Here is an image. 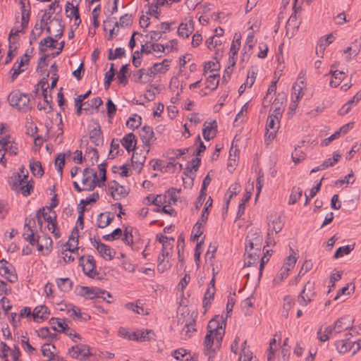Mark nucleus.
I'll use <instances>...</instances> for the list:
<instances>
[{
  "mask_svg": "<svg viewBox=\"0 0 361 361\" xmlns=\"http://www.w3.org/2000/svg\"><path fill=\"white\" fill-rule=\"evenodd\" d=\"M225 331L222 323L219 324L216 319H212L207 325V333L204 337V347L206 354L210 359L216 349L219 348Z\"/></svg>",
  "mask_w": 361,
  "mask_h": 361,
  "instance_id": "obj_1",
  "label": "nucleus"
},
{
  "mask_svg": "<svg viewBox=\"0 0 361 361\" xmlns=\"http://www.w3.org/2000/svg\"><path fill=\"white\" fill-rule=\"evenodd\" d=\"M35 227V221L33 219H25L23 238L29 242L31 245H37L38 251H42L46 249L48 252L52 247V240L47 235H44L41 238L35 235L33 228Z\"/></svg>",
  "mask_w": 361,
  "mask_h": 361,
  "instance_id": "obj_2",
  "label": "nucleus"
},
{
  "mask_svg": "<svg viewBox=\"0 0 361 361\" xmlns=\"http://www.w3.org/2000/svg\"><path fill=\"white\" fill-rule=\"evenodd\" d=\"M8 100L9 104L18 111L26 112L31 109L28 94L20 92H13L8 95Z\"/></svg>",
  "mask_w": 361,
  "mask_h": 361,
  "instance_id": "obj_3",
  "label": "nucleus"
},
{
  "mask_svg": "<svg viewBox=\"0 0 361 361\" xmlns=\"http://www.w3.org/2000/svg\"><path fill=\"white\" fill-rule=\"evenodd\" d=\"M82 184L85 191H92L97 185L102 187L100 180L97 178V173L92 169L85 168L82 173Z\"/></svg>",
  "mask_w": 361,
  "mask_h": 361,
  "instance_id": "obj_4",
  "label": "nucleus"
},
{
  "mask_svg": "<svg viewBox=\"0 0 361 361\" xmlns=\"http://www.w3.org/2000/svg\"><path fill=\"white\" fill-rule=\"evenodd\" d=\"M279 118H277L275 115L268 116L264 135L267 145H269L275 138L279 128Z\"/></svg>",
  "mask_w": 361,
  "mask_h": 361,
  "instance_id": "obj_5",
  "label": "nucleus"
},
{
  "mask_svg": "<svg viewBox=\"0 0 361 361\" xmlns=\"http://www.w3.org/2000/svg\"><path fill=\"white\" fill-rule=\"evenodd\" d=\"M80 265L85 275L90 278H94L98 272L96 269V264L94 257L91 255L82 256L79 259Z\"/></svg>",
  "mask_w": 361,
  "mask_h": 361,
  "instance_id": "obj_6",
  "label": "nucleus"
},
{
  "mask_svg": "<svg viewBox=\"0 0 361 361\" xmlns=\"http://www.w3.org/2000/svg\"><path fill=\"white\" fill-rule=\"evenodd\" d=\"M297 258L295 255H290L286 259V261L283 265V267L281 268L279 274L274 279V283H281L284 279L287 278L288 276V272L292 269L295 263H296Z\"/></svg>",
  "mask_w": 361,
  "mask_h": 361,
  "instance_id": "obj_7",
  "label": "nucleus"
},
{
  "mask_svg": "<svg viewBox=\"0 0 361 361\" xmlns=\"http://www.w3.org/2000/svg\"><path fill=\"white\" fill-rule=\"evenodd\" d=\"M314 283L308 281L304 286L300 294L298 297V302L301 306H307L312 301L314 295Z\"/></svg>",
  "mask_w": 361,
  "mask_h": 361,
  "instance_id": "obj_8",
  "label": "nucleus"
},
{
  "mask_svg": "<svg viewBox=\"0 0 361 361\" xmlns=\"http://www.w3.org/2000/svg\"><path fill=\"white\" fill-rule=\"evenodd\" d=\"M106 294L109 298H111L109 293L105 290H101L94 287L81 286L80 288L79 295L85 297L87 299H93L94 298H102L105 300V298L101 296V295Z\"/></svg>",
  "mask_w": 361,
  "mask_h": 361,
  "instance_id": "obj_9",
  "label": "nucleus"
},
{
  "mask_svg": "<svg viewBox=\"0 0 361 361\" xmlns=\"http://www.w3.org/2000/svg\"><path fill=\"white\" fill-rule=\"evenodd\" d=\"M0 274L11 283H15L18 281V276L15 273L14 268L4 259L0 261Z\"/></svg>",
  "mask_w": 361,
  "mask_h": 361,
  "instance_id": "obj_10",
  "label": "nucleus"
},
{
  "mask_svg": "<svg viewBox=\"0 0 361 361\" xmlns=\"http://www.w3.org/2000/svg\"><path fill=\"white\" fill-rule=\"evenodd\" d=\"M68 353L71 355L72 357L79 358L81 360H85L91 355L89 347L84 344H79L75 346H72L69 349Z\"/></svg>",
  "mask_w": 361,
  "mask_h": 361,
  "instance_id": "obj_11",
  "label": "nucleus"
},
{
  "mask_svg": "<svg viewBox=\"0 0 361 361\" xmlns=\"http://www.w3.org/2000/svg\"><path fill=\"white\" fill-rule=\"evenodd\" d=\"M64 25L60 19L54 18L46 27L47 32L53 35L56 38H60L63 33Z\"/></svg>",
  "mask_w": 361,
  "mask_h": 361,
  "instance_id": "obj_12",
  "label": "nucleus"
},
{
  "mask_svg": "<svg viewBox=\"0 0 361 361\" xmlns=\"http://www.w3.org/2000/svg\"><path fill=\"white\" fill-rule=\"evenodd\" d=\"M93 246L99 253V255L106 260H111L114 258V250L109 246L100 242L99 240L94 239Z\"/></svg>",
  "mask_w": 361,
  "mask_h": 361,
  "instance_id": "obj_13",
  "label": "nucleus"
},
{
  "mask_svg": "<svg viewBox=\"0 0 361 361\" xmlns=\"http://www.w3.org/2000/svg\"><path fill=\"white\" fill-rule=\"evenodd\" d=\"M109 190L112 197L116 200L124 198L128 194V190L116 181H113L110 183Z\"/></svg>",
  "mask_w": 361,
  "mask_h": 361,
  "instance_id": "obj_14",
  "label": "nucleus"
},
{
  "mask_svg": "<svg viewBox=\"0 0 361 361\" xmlns=\"http://www.w3.org/2000/svg\"><path fill=\"white\" fill-rule=\"evenodd\" d=\"M283 226V222L280 216H275L271 220V223L269 224V232H268V238L266 241L267 245L269 246L271 244L270 241V235L271 234V232H275V233H279Z\"/></svg>",
  "mask_w": 361,
  "mask_h": 361,
  "instance_id": "obj_15",
  "label": "nucleus"
},
{
  "mask_svg": "<svg viewBox=\"0 0 361 361\" xmlns=\"http://www.w3.org/2000/svg\"><path fill=\"white\" fill-rule=\"evenodd\" d=\"M217 123L216 121H212L209 123L207 125V122H205L204 124V128L202 130V134L204 139L205 140H210L213 139L216 136Z\"/></svg>",
  "mask_w": 361,
  "mask_h": 361,
  "instance_id": "obj_16",
  "label": "nucleus"
},
{
  "mask_svg": "<svg viewBox=\"0 0 361 361\" xmlns=\"http://www.w3.org/2000/svg\"><path fill=\"white\" fill-rule=\"evenodd\" d=\"M140 136L142 142L146 146H149V145L155 140L154 131L152 128L149 126H144L142 128L140 132Z\"/></svg>",
  "mask_w": 361,
  "mask_h": 361,
  "instance_id": "obj_17",
  "label": "nucleus"
},
{
  "mask_svg": "<svg viewBox=\"0 0 361 361\" xmlns=\"http://www.w3.org/2000/svg\"><path fill=\"white\" fill-rule=\"evenodd\" d=\"M351 325L352 324L349 319L343 317L339 318L332 326L334 334H337L341 333L350 328Z\"/></svg>",
  "mask_w": 361,
  "mask_h": 361,
  "instance_id": "obj_18",
  "label": "nucleus"
},
{
  "mask_svg": "<svg viewBox=\"0 0 361 361\" xmlns=\"http://www.w3.org/2000/svg\"><path fill=\"white\" fill-rule=\"evenodd\" d=\"M262 235L257 230L251 229L246 237V242H253L257 248H262Z\"/></svg>",
  "mask_w": 361,
  "mask_h": 361,
  "instance_id": "obj_19",
  "label": "nucleus"
},
{
  "mask_svg": "<svg viewBox=\"0 0 361 361\" xmlns=\"http://www.w3.org/2000/svg\"><path fill=\"white\" fill-rule=\"evenodd\" d=\"M18 32H19V31L17 30L15 33H13L11 32L9 35L8 40H9L10 44H9V49H8V51L7 53L6 59L5 61L6 64L8 63L12 60V58L13 56V51H16L17 49L16 46H13V44H15L16 42L18 40V38H16V37H18Z\"/></svg>",
  "mask_w": 361,
  "mask_h": 361,
  "instance_id": "obj_20",
  "label": "nucleus"
},
{
  "mask_svg": "<svg viewBox=\"0 0 361 361\" xmlns=\"http://www.w3.org/2000/svg\"><path fill=\"white\" fill-rule=\"evenodd\" d=\"M90 139L91 142L96 146L102 145L103 137L99 126H97L91 130L90 133Z\"/></svg>",
  "mask_w": 361,
  "mask_h": 361,
  "instance_id": "obj_21",
  "label": "nucleus"
},
{
  "mask_svg": "<svg viewBox=\"0 0 361 361\" xmlns=\"http://www.w3.org/2000/svg\"><path fill=\"white\" fill-rule=\"evenodd\" d=\"M335 345L338 353L343 354L349 351L353 346L349 338L338 340L336 341Z\"/></svg>",
  "mask_w": 361,
  "mask_h": 361,
  "instance_id": "obj_22",
  "label": "nucleus"
},
{
  "mask_svg": "<svg viewBox=\"0 0 361 361\" xmlns=\"http://www.w3.org/2000/svg\"><path fill=\"white\" fill-rule=\"evenodd\" d=\"M121 142L128 152H130L135 147V135L133 133H128L121 140Z\"/></svg>",
  "mask_w": 361,
  "mask_h": 361,
  "instance_id": "obj_23",
  "label": "nucleus"
},
{
  "mask_svg": "<svg viewBox=\"0 0 361 361\" xmlns=\"http://www.w3.org/2000/svg\"><path fill=\"white\" fill-rule=\"evenodd\" d=\"M260 253L254 251H245V265L250 267L253 264H257L260 257Z\"/></svg>",
  "mask_w": 361,
  "mask_h": 361,
  "instance_id": "obj_24",
  "label": "nucleus"
},
{
  "mask_svg": "<svg viewBox=\"0 0 361 361\" xmlns=\"http://www.w3.org/2000/svg\"><path fill=\"white\" fill-rule=\"evenodd\" d=\"M57 42V38L54 39L53 37L49 36L46 38L42 39L39 42V51L41 53H44L47 51V48H55L56 43Z\"/></svg>",
  "mask_w": 361,
  "mask_h": 361,
  "instance_id": "obj_25",
  "label": "nucleus"
},
{
  "mask_svg": "<svg viewBox=\"0 0 361 361\" xmlns=\"http://www.w3.org/2000/svg\"><path fill=\"white\" fill-rule=\"evenodd\" d=\"M334 67V66L331 67V69L330 71V73L332 74L333 78H332V80H331L329 84H330L331 87H336L340 85L341 81L344 79L345 74L343 71H338L337 70L333 71Z\"/></svg>",
  "mask_w": 361,
  "mask_h": 361,
  "instance_id": "obj_26",
  "label": "nucleus"
},
{
  "mask_svg": "<svg viewBox=\"0 0 361 361\" xmlns=\"http://www.w3.org/2000/svg\"><path fill=\"white\" fill-rule=\"evenodd\" d=\"M48 310H49L48 308L44 305L36 307L34 309V311L32 313V317H33L34 320L37 321L39 319H47L48 317V314H49Z\"/></svg>",
  "mask_w": 361,
  "mask_h": 361,
  "instance_id": "obj_27",
  "label": "nucleus"
},
{
  "mask_svg": "<svg viewBox=\"0 0 361 361\" xmlns=\"http://www.w3.org/2000/svg\"><path fill=\"white\" fill-rule=\"evenodd\" d=\"M49 322L54 331H57L59 332H66V331L70 330L68 324L64 321L60 320L59 319L51 318Z\"/></svg>",
  "mask_w": 361,
  "mask_h": 361,
  "instance_id": "obj_28",
  "label": "nucleus"
},
{
  "mask_svg": "<svg viewBox=\"0 0 361 361\" xmlns=\"http://www.w3.org/2000/svg\"><path fill=\"white\" fill-rule=\"evenodd\" d=\"M332 334H334L332 326H328L326 327L321 326L317 334V338L321 342H325L329 339L330 335Z\"/></svg>",
  "mask_w": 361,
  "mask_h": 361,
  "instance_id": "obj_29",
  "label": "nucleus"
},
{
  "mask_svg": "<svg viewBox=\"0 0 361 361\" xmlns=\"http://www.w3.org/2000/svg\"><path fill=\"white\" fill-rule=\"evenodd\" d=\"M43 20H41L40 23H36L34 28L32 30L30 36V43L32 44L34 41H36L42 34L44 30V23Z\"/></svg>",
  "mask_w": 361,
  "mask_h": 361,
  "instance_id": "obj_30",
  "label": "nucleus"
},
{
  "mask_svg": "<svg viewBox=\"0 0 361 361\" xmlns=\"http://www.w3.org/2000/svg\"><path fill=\"white\" fill-rule=\"evenodd\" d=\"M165 47L161 44H152L150 46H147V44H142L141 47V53L149 54L152 51H160L164 52Z\"/></svg>",
  "mask_w": 361,
  "mask_h": 361,
  "instance_id": "obj_31",
  "label": "nucleus"
},
{
  "mask_svg": "<svg viewBox=\"0 0 361 361\" xmlns=\"http://www.w3.org/2000/svg\"><path fill=\"white\" fill-rule=\"evenodd\" d=\"M151 335H154V332L152 330L146 329L145 331L138 330L135 331V335H133V336L136 338L134 341L142 342L149 341L152 338Z\"/></svg>",
  "mask_w": 361,
  "mask_h": 361,
  "instance_id": "obj_32",
  "label": "nucleus"
},
{
  "mask_svg": "<svg viewBox=\"0 0 361 361\" xmlns=\"http://www.w3.org/2000/svg\"><path fill=\"white\" fill-rule=\"evenodd\" d=\"M30 169L33 176L37 177H42L44 174V171L40 161H30Z\"/></svg>",
  "mask_w": 361,
  "mask_h": 361,
  "instance_id": "obj_33",
  "label": "nucleus"
},
{
  "mask_svg": "<svg viewBox=\"0 0 361 361\" xmlns=\"http://www.w3.org/2000/svg\"><path fill=\"white\" fill-rule=\"evenodd\" d=\"M9 184L12 190H15L16 192L18 191L20 186L24 184L23 180H21V175L18 173H14L10 178Z\"/></svg>",
  "mask_w": 361,
  "mask_h": 361,
  "instance_id": "obj_34",
  "label": "nucleus"
},
{
  "mask_svg": "<svg viewBox=\"0 0 361 361\" xmlns=\"http://www.w3.org/2000/svg\"><path fill=\"white\" fill-rule=\"evenodd\" d=\"M58 287L61 291L68 292L71 290L73 283L69 278H61L56 280Z\"/></svg>",
  "mask_w": 361,
  "mask_h": 361,
  "instance_id": "obj_35",
  "label": "nucleus"
},
{
  "mask_svg": "<svg viewBox=\"0 0 361 361\" xmlns=\"http://www.w3.org/2000/svg\"><path fill=\"white\" fill-rule=\"evenodd\" d=\"M53 349H55V346L50 343H45L42 346V353L44 357H48V361H54Z\"/></svg>",
  "mask_w": 361,
  "mask_h": 361,
  "instance_id": "obj_36",
  "label": "nucleus"
},
{
  "mask_svg": "<svg viewBox=\"0 0 361 361\" xmlns=\"http://www.w3.org/2000/svg\"><path fill=\"white\" fill-rule=\"evenodd\" d=\"M298 0H295V5L293 6V13L291 14V16H290L289 19L288 20V22L286 23V27L288 29L290 27H298V23L297 22L298 20V16H297V13L298 11H300V7H296L295 6V4L297 2Z\"/></svg>",
  "mask_w": 361,
  "mask_h": 361,
  "instance_id": "obj_37",
  "label": "nucleus"
},
{
  "mask_svg": "<svg viewBox=\"0 0 361 361\" xmlns=\"http://www.w3.org/2000/svg\"><path fill=\"white\" fill-rule=\"evenodd\" d=\"M193 27L187 23H180L178 29V35L180 37L187 38L192 33Z\"/></svg>",
  "mask_w": 361,
  "mask_h": 361,
  "instance_id": "obj_38",
  "label": "nucleus"
},
{
  "mask_svg": "<svg viewBox=\"0 0 361 361\" xmlns=\"http://www.w3.org/2000/svg\"><path fill=\"white\" fill-rule=\"evenodd\" d=\"M195 331L196 329L194 327V322L185 324L181 331V338L187 340L188 338H190L192 333H193Z\"/></svg>",
  "mask_w": 361,
  "mask_h": 361,
  "instance_id": "obj_39",
  "label": "nucleus"
},
{
  "mask_svg": "<svg viewBox=\"0 0 361 361\" xmlns=\"http://www.w3.org/2000/svg\"><path fill=\"white\" fill-rule=\"evenodd\" d=\"M219 82V75H209L207 78L206 81V88H209L211 90H214L217 88Z\"/></svg>",
  "mask_w": 361,
  "mask_h": 361,
  "instance_id": "obj_40",
  "label": "nucleus"
},
{
  "mask_svg": "<svg viewBox=\"0 0 361 361\" xmlns=\"http://www.w3.org/2000/svg\"><path fill=\"white\" fill-rule=\"evenodd\" d=\"M293 90H294V94L295 95V99L293 100L294 105L293 106H290L291 109H295L298 106V102L299 100L302 97L304 92H303V86H301L300 85L296 83L293 86Z\"/></svg>",
  "mask_w": 361,
  "mask_h": 361,
  "instance_id": "obj_41",
  "label": "nucleus"
},
{
  "mask_svg": "<svg viewBox=\"0 0 361 361\" xmlns=\"http://www.w3.org/2000/svg\"><path fill=\"white\" fill-rule=\"evenodd\" d=\"M302 190L300 188L293 187L290 195L288 204H294L302 197Z\"/></svg>",
  "mask_w": 361,
  "mask_h": 361,
  "instance_id": "obj_42",
  "label": "nucleus"
},
{
  "mask_svg": "<svg viewBox=\"0 0 361 361\" xmlns=\"http://www.w3.org/2000/svg\"><path fill=\"white\" fill-rule=\"evenodd\" d=\"M132 23H133L132 16L126 13L120 18L118 22V21L115 22V27H118L119 26H121L122 27H127V26L131 25Z\"/></svg>",
  "mask_w": 361,
  "mask_h": 361,
  "instance_id": "obj_43",
  "label": "nucleus"
},
{
  "mask_svg": "<svg viewBox=\"0 0 361 361\" xmlns=\"http://www.w3.org/2000/svg\"><path fill=\"white\" fill-rule=\"evenodd\" d=\"M65 157L66 154L60 153L57 155L55 160V165L57 168V171L60 174V176H62L63 174V169L65 165Z\"/></svg>",
  "mask_w": 361,
  "mask_h": 361,
  "instance_id": "obj_44",
  "label": "nucleus"
},
{
  "mask_svg": "<svg viewBox=\"0 0 361 361\" xmlns=\"http://www.w3.org/2000/svg\"><path fill=\"white\" fill-rule=\"evenodd\" d=\"M145 161V157L138 154L137 153H133L131 157L132 164L134 167L141 169Z\"/></svg>",
  "mask_w": 361,
  "mask_h": 361,
  "instance_id": "obj_45",
  "label": "nucleus"
},
{
  "mask_svg": "<svg viewBox=\"0 0 361 361\" xmlns=\"http://www.w3.org/2000/svg\"><path fill=\"white\" fill-rule=\"evenodd\" d=\"M294 300L289 295H287L283 299V316L288 317V312L292 308L294 305Z\"/></svg>",
  "mask_w": 361,
  "mask_h": 361,
  "instance_id": "obj_46",
  "label": "nucleus"
},
{
  "mask_svg": "<svg viewBox=\"0 0 361 361\" xmlns=\"http://www.w3.org/2000/svg\"><path fill=\"white\" fill-rule=\"evenodd\" d=\"M90 94L91 90H89L85 94L79 95L75 99V106L77 107L76 113L78 116L80 115L82 112V102L87 98Z\"/></svg>",
  "mask_w": 361,
  "mask_h": 361,
  "instance_id": "obj_47",
  "label": "nucleus"
},
{
  "mask_svg": "<svg viewBox=\"0 0 361 361\" xmlns=\"http://www.w3.org/2000/svg\"><path fill=\"white\" fill-rule=\"evenodd\" d=\"M128 64L122 66L117 75L119 83L124 85H126L128 82L126 76V74L128 73Z\"/></svg>",
  "mask_w": 361,
  "mask_h": 361,
  "instance_id": "obj_48",
  "label": "nucleus"
},
{
  "mask_svg": "<svg viewBox=\"0 0 361 361\" xmlns=\"http://www.w3.org/2000/svg\"><path fill=\"white\" fill-rule=\"evenodd\" d=\"M215 293V288L213 287H208L205 294L204 298L203 300V306L205 307L209 304H210V302L214 298V295Z\"/></svg>",
  "mask_w": 361,
  "mask_h": 361,
  "instance_id": "obj_49",
  "label": "nucleus"
},
{
  "mask_svg": "<svg viewBox=\"0 0 361 361\" xmlns=\"http://www.w3.org/2000/svg\"><path fill=\"white\" fill-rule=\"evenodd\" d=\"M85 157L90 158L91 161V165H94L96 162H97L99 159V154L97 149L90 148L88 151L85 152Z\"/></svg>",
  "mask_w": 361,
  "mask_h": 361,
  "instance_id": "obj_50",
  "label": "nucleus"
},
{
  "mask_svg": "<svg viewBox=\"0 0 361 361\" xmlns=\"http://www.w3.org/2000/svg\"><path fill=\"white\" fill-rule=\"evenodd\" d=\"M42 96L44 97V102L48 104L47 107H41L39 105L37 106L39 110H44L46 113H49L52 110L51 103H52V97L51 95L48 96L47 92H43Z\"/></svg>",
  "mask_w": 361,
  "mask_h": 361,
  "instance_id": "obj_51",
  "label": "nucleus"
},
{
  "mask_svg": "<svg viewBox=\"0 0 361 361\" xmlns=\"http://www.w3.org/2000/svg\"><path fill=\"white\" fill-rule=\"evenodd\" d=\"M201 164V159L198 157L195 158L192 160L190 164H188L185 168V171L184 173L189 172L191 173L192 171H197L198 168Z\"/></svg>",
  "mask_w": 361,
  "mask_h": 361,
  "instance_id": "obj_52",
  "label": "nucleus"
},
{
  "mask_svg": "<svg viewBox=\"0 0 361 361\" xmlns=\"http://www.w3.org/2000/svg\"><path fill=\"white\" fill-rule=\"evenodd\" d=\"M292 159L295 164H298L300 161L305 159V154L300 150V147L295 148L294 152L292 153Z\"/></svg>",
  "mask_w": 361,
  "mask_h": 361,
  "instance_id": "obj_53",
  "label": "nucleus"
},
{
  "mask_svg": "<svg viewBox=\"0 0 361 361\" xmlns=\"http://www.w3.org/2000/svg\"><path fill=\"white\" fill-rule=\"evenodd\" d=\"M246 341L243 343V347L242 349L243 355L240 357L239 361H251L252 359V353L246 348Z\"/></svg>",
  "mask_w": 361,
  "mask_h": 361,
  "instance_id": "obj_54",
  "label": "nucleus"
},
{
  "mask_svg": "<svg viewBox=\"0 0 361 361\" xmlns=\"http://www.w3.org/2000/svg\"><path fill=\"white\" fill-rule=\"evenodd\" d=\"M119 143L118 140L113 139L111 143L109 158L114 159L118 154Z\"/></svg>",
  "mask_w": 361,
  "mask_h": 361,
  "instance_id": "obj_55",
  "label": "nucleus"
},
{
  "mask_svg": "<svg viewBox=\"0 0 361 361\" xmlns=\"http://www.w3.org/2000/svg\"><path fill=\"white\" fill-rule=\"evenodd\" d=\"M33 188L32 183H26L20 186L19 190L17 192H21L23 196L27 197L30 194V190Z\"/></svg>",
  "mask_w": 361,
  "mask_h": 361,
  "instance_id": "obj_56",
  "label": "nucleus"
},
{
  "mask_svg": "<svg viewBox=\"0 0 361 361\" xmlns=\"http://www.w3.org/2000/svg\"><path fill=\"white\" fill-rule=\"evenodd\" d=\"M353 250V248L350 247V245H346V246H343V247H340L339 248L337 249V250L336 251L334 255V257L335 259H337V258H339V257H343L344 255H348L349 254L351 250Z\"/></svg>",
  "mask_w": 361,
  "mask_h": 361,
  "instance_id": "obj_57",
  "label": "nucleus"
},
{
  "mask_svg": "<svg viewBox=\"0 0 361 361\" xmlns=\"http://www.w3.org/2000/svg\"><path fill=\"white\" fill-rule=\"evenodd\" d=\"M47 228L54 234L56 238H59L61 236L56 219L53 221L51 223L48 224Z\"/></svg>",
  "mask_w": 361,
  "mask_h": 361,
  "instance_id": "obj_58",
  "label": "nucleus"
},
{
  "mask_svg": "<svg viewBox=\"0 0 361 361\" xmlns=\"http://www.w3.org/2000/svg\"><path fill=\"white\" fill-rule=\"evenodd\" d=\"M240 185L237 183L231 185L228 190V192L229 193V197L226 202L227 204H228L233 196L236 195L239 192V191L240 190Z\"/></svg>",
  "mask_w": 361,
  "mask_h": 361,
  "instance_id": "obj_59",
  "label": "nucleus"
},
{
  "mask_svg": "<svg viewBox=\"0 0 361 361\" xmlns=\"http://www.w3.org/2000/svg\"><path fill=\"white\" fill-rule=\"evenodd\" d=\"M141 124V117L135 115V117L130 118L127 121V126H130V128H137Z\"/></svg>",
  "mask_w": 361,
  "mask_h": 361,
  "instance_id": "obj_60",
  "label": "nucleus"
},
{
  "mask_svg": "<svg viewBox=\"0 0 361 361\" xmlns=\"http://www.w3.org/2000/svg\"><path fill=\"white\" fill-rule=\"evenodd\" d=\"M126 308L128 310H131L134 312L139 314H145V310L142 306H140L138 305H135L132 302H128L125 305Z\"/></svg>",
  "mask_w": 361,
  "mask_h": 361,
  "instance_id": "obj_61",
  "label": "nucleus"
},
{
  "mask_svg": "<svg viewBox=\"0 0 361 361\" xmlns=\"http://www.w3.org/2000/svg\"><path fill=\"white\" fill-rule=\"evenodd\" d=\"M107 115L111 118L116 114V106L111 99H109L106 102Z\"/></svg>",
  "mask_w": 361,
  "mask_h": 361,
  "instance_id": "obj_62",
  "label": "nucleus"
},
{
  "mask_svg": "<svg viewBox=\"0 0 361 361\" xmlns=\"http://www.w3.org/2000/svg\"><path fill=\"white\" fill-rule=\"evenodd\" d=\"M118 334L121 337L127 338L128 340L134 341L135 338H136L135 336H133V335H135V332L130 333L126 328H121L118 331Z\"/></svg>",
  "mask_w": 361,
  "mask_h": 361,
  "instance_id": "obj_63",
  "label": "nucleus"
},
{
  "mask_svg": "<svg viewBox=\"0 0 361 361\" xmlns=\"http://www.w3.org/2000/svg\"><path fill=\"white\" fill-rule=\"evenodd\" d=\"M240 42L239 39H237L235 41H233L231 44V47L230 49V56L233 57L235 56L240 49Z\"/></svg>",
  "mask_w": 361,
  "mask_h": 361,
  "instance_id": "obj_64",
  "label": "nucleus"
}]
</instances>
